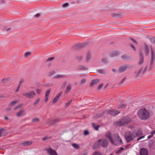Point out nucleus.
I'll use <instances>...</instances> for the list:
<instances>
[{"mask_svg": "<svg viewBox=\"0 0 155 155\" xmlns=\"http://www.w3.org/2000/svg\"><path fill=\"white\" fill-rule=\"evenodd\" d=\"M130 118L128 117H123L120 120L117 121L115 124L119 126H122L127 124L131 121Z\"/></svg>", "mask_w": 155, "mask_h": 155, "instance_id": "obj_5", "label": "nucleus"}, {"mask_svg": "<svg viewBox=\"0 0 155 155\" xmlns=\"http://www.w3.org/2000/svg\"><path fill=\"white\" fill-rule=\"evenodd\" d=\"M98 82V80L97 79L94 80L92 81L91 83V85H94L96 83H97Z\"/></svg>", "mask_w": 155, "mask_h": 155, "instance_id": "obj_24", "label": "nucleus"}, {"mask_svg": "<svg viewBox=\"0 0 155 155\" xmlns=\"http://www.w3.org/2000/svg\"><path fill=\"white\" fill-rule=\"evenodd\" d=\"M54 58V57H51L48 58L46 61V64L48 66L50 65Z\"/></svg>", "mask_w": 155, "mask_h": 155, "instance_id": "obj_17", "label": "nucleus"}, {"mask_svg": "<svg viewBox=\"0 0 155 155\" xmlns=\"http://www.w3.org/2000/svg\"><path fill=\"white\" fill-rule=\"evenodd\" d=\"M102 61L103 62L105 63L106 62H107V60L105 59H102Z\"/></svg>", "mask_w": 155, "mask_h": 155, "instance_id": "obj_50", "label": "nucleus"}, {"mask_svg": "<svg viewBox=\"0 0 155 155\" xmlns=\"http://www.w3.org/2000/svg\"><path fill=\"white\" fill-rule=\"evenodd\" d=\"M18 102V101H13L11 102L10 104V106H12L15 105Z\"/></svg>", "mask_w": 155, "mask_h": 155, "instance_id": "obj_25", "label": "nucleus"}, {"mask_svg": "<svg viewBox=\"0 0 155 155\" xmlns=\"http://www.w3.org/2000/svg\"><path fill=\"white\" fill-rule=\"evenodd\" d=\"M126 106V105L125 104H120L118 106V108L120 109V108H124V107H125Z\"/></svg>", "mask_w": 155, "mask_h": 155, "instance_id": "obj_26", "label": "nucleus"}, {"mask_svg": "<svg viewBox=\"0 0 155 155\" xmlns=\"http://www.w3.org/2000/svg\"><path fill=\"white\" fill-rule=\"evenodd\" d=\"M81 69L83 70H86L87 69V68L86 67L82 66L81 67Z\"/></svg>", "mask_w": 155, "mask_h": 155, "instance_id": "obj_44", "label": "nucleus"}, {"mask_svg": "<svg viewBox=\"0 0 155 155\" xmlns=\"http://www.w3.org/2000/svg\"><path fill=\"white\" fill-rule=\"evenodd\" d=\"M59 120L58 118L54 119H49L46 122V124L49 125H53Z\"/></svg>", "mask_w": 155, "mask_h": 155, "instance_id": "obj_10", "label": "nucleus"}, {"mask_svg": "<svg viewBox=\"0 0 155 155\" xmlns=\"http://www.w3.org/2000/svg\"><path fill=\"white\" fill-rule=\"evenodd\" d=\"M71 101L72 100H71L67 103L65 104V105L67 106H68V105H70L71 103Z\"/></svg>", "mask_w": 155, "mask_h": 155, "instance_id": "obj_40", "label": "nucleus"}, {"mask_svg": "<svg viewBox=\"0 0 155 155\" xmlns=\"http://www.w3.org/2000/svg\"><path fill=\"white\" fill-rule=\"evenodd\" d=\"M46 150L50 155H58L56 152L50 148H47Z\"/></svg>", "mask_w": 155, "mask_h": 155, "instance_id": "obj_12", "label": "nucleus"}, {"mask_svg": "<svg viewBox=\"0 0 155 155\" xmlns=\"http://www.w3.org/2000/svg\"><path fill=\"white\" fill-rule=\"evenodd\" d=\"M22 81H20L19 82V84H21L22 82Z\"/></svg>", "mask_w": 155, "mask_h": 155, "instance_id": "obj_60", "label": "nucleus"}, {"mask_svg": "<svg viewBox=\"0 0 155 155\" xmlns=\"http://www.w3.org/2000/svg\"><path fill=\"white\" fill-rule=\"evenodd\" d=\"M31 144V142L30 141H26L23 143L22 144L24 146H28L30 145Z\"/></svg>", "mask_w": 155, "mask_h": 155, "instance_id": "obj_19", "label": "nucleus"}, {"mask_svg": "<svg viewBox=\"0 0 155 155\" xmlns=\"http://www.w3.org/2000/svg\"><path fill=\"white\" fill-rule=\"evenodd\" d=\"M64 77V76L62 75L57 74L54 76V78L56 79H59Z\"/></svg>", "mask_w": 155, "mask_h": 155, "instance_id": "obj_20", "label": "nucleus"}, {"mask_svg": "<svg viewBox=\"0 0 155 155\" xmlns=\"http://www.w3.org/2000/svg\"><path fill=\"white\" fill-rule=\"evenodd\" d=\"M93 127L96 130H97L99 127L98 125H96L94 124H93Z\"/></svg>", "mask_w": 155, "mask_h": 155, "instance_id": "obj_29", "label": "nucleus"}, {"mask_svg": "<svg viewBox=\"0 0 155 155\" xmlns=\"http://www.w3.org/2000/svg\"><path fill=\"white\" fill-rule=\"evenodd\" d=\"M24 112V110H21L16 115L18 117H19L21 116L23 114V113Z\"/></svg>", "mask_w": 155, "mask_h": 155, "instance_id": "obj_21", "label": "nucleus"}, {"mask_svg": "<svg viewBox=\"0 0 155 155\" xmlns=\"http://www.w3.org/2000/svg\"><path fill=\"white\" fill-rule=\"evenodd\" d=\"M72 146L75 148L78 149L80 148L79 146L76 143H73L72 144Z\"/></svg>", "mask_w": 155, "mask_h": 155, "instance_id": "obj_22", "label": "nucleus"}, {"mask_svg": "<svg viewBox=\"0 0 155 155\" xmlns=\"http://www.w3.org/2000/svg\"><path fill=\"white\" fill-rule=\"evenodd\" d=\"M21 105H18V106H17L16 107H15V108H14V110H16V109H17L18 108L20 107H21Z\"/></svg>", "mask_w": 155, "mask_h": 155, "instance_id": "obj_48", "label": "nucleus"}, {"mask_svg": "<svg viewBox=\"0 0 155 155\" xmlns=\"http://www.w3.org/2000/svg\"><path fill=\"white\" fill-rule=\"evenodd\" d=\"M97 71L99 73L101 74H103L104 73V71L101 69H98L97 70Z\"/></svg>", "mask_w": 155, "mask_h": 155, "instance_id": "obj_35", "label": "nucleus"}, {"mask_svg": "<svg viewBox=\"0 0 155 155\" xmlns=\"http://www.w3.org/2000/svg\"><path fill=\"white\" fill-rule=\"evenodd\" d=\"M142 134V132L141 130H138V131L136 133V135L138 136Z\"/></svg>", "mask_w": 155, "mask_h": 155, "instance_id": "obj_28", "label": "nucleus"}, {"mask_svg": "<svg viewBox=\"0 0 155 155\" xmlns=\"http://www.w3.org/2000/svg\"><path fill=\"white\" fill-rule=\"evenodd\" d=\"M148 151L145 148H141L140 149V155H148Z\"/></svg>", "mask_w": 155, "mask_h": 155, "instance_id": "obj_14", "label": "nucleus"}, {"mask_svg": "<svg viewBox=\"0 0 155 155\" xmlns=\"http://www.w3.org/2000/svg\"><path fill=\"white\" fill-rule=\"evenodd\" d=\"M11 28H5L4 29V30L5 31H10L11 30Z\"/></svg>", "mask_w": 155, "mask_h": 155, "instance_id": "obj_41", "label": "nucleus"}, {"mask_svg": "<svg viewBox=\"0 0 155 155\" xmlns=\"http://www.w3.org/2000/svg\"><path fill=\"white\" fill-rule=\"evenodd\" d=\"M39 101H40V100L39 99H37L35 102L34 104H33L34 105H35L36 104H38V102H39Z\"/></svg>", "mask_w": 155, "mask_h": 155, "instance_id": "obj_38", "label": "nucleus"}, {"mask_svg": "<svg viewBox=\"0 0 155 155\" xmlns=\"http://www.w3.org/2000/svg\"><path fill=\"white\" fill-rule=\"evenodd\" d=\"M19 87H20V86L19 85V86H18V87H17L16 89L15 90V92H17L18 91L19 88Z\"/></svg>", "mask_w": 155, "mask_h": 155, "instance_id": "obj_45", "label": "nucleus"}, {"mask_svg": "<svg viewBox=\"0 0 155 155\" xmlns=\"http://www.w3.org/2000/svg\"><path fill=\"white\" fill-rule=\"evenodd\" d=\"M91 58V54L89 52L87 53L86 56V60L88 61H89Z\"/></svg>", "mask_w": 155, "mask_h": 155, "instance_id": "obj_23", "label": "nucleus"}, {"mask_svg": "<svg viewBox=\"0 0 155 155\" xmlns=\"http://www.w3.org/2000/svg\"><path fill=\"white\" fill-rule=\"evenodd\" d=\"M40 15L39 13H37L35 15V17L36 18H38L39 16Z\"/></svg>", "mask_w": 155, "mask_h": 155, "instance_id": "obj_53", "label": "nucleus"}, {"mask_svg": "<svg viewBox=\"0 0 155 155\" xmlns=\"http://www.w3.org/2000/svg\"><path fill=\"white\" fill-rule=\"evenodd\" d=\"M140 54V60L138 62L139 65H141L142 64L143 62V54L141 51L139 52Z\"/></svg>", "mask_w": 155, "mask_h": 155, "instance_id": "obj_13", "label": "nucleus"}, {"mask_svg": "<svg viewBox=\"0 0 155 155\" xmlns=\"http://www.w3.org/2000/svg\"><path fill=\"white\" fill-rule=\"evenodd\" d=\"M116 55V52H114L113 53L112 55H111V57H113L114 56H115Z\"/></svg>", "mask_w": 155, "mask_h": 155, "instance_id": "obj_49", "label": "nucleus"}, {"mask_svg": "<svg viewBox=\"0 0 155 155\" xmlns=\"http://www.w3.org/2000/svg\"><path fill=\"white\" fill-rule=\"evenodd\" d=\"M145 136H142V137H139V138H138L137 140V141H139V140H140V139L144 138Z\"/></svg>", "mask_w": 155, "mask_h": 155, "instance_id": "obj_43", "label": "nucleus"}, {"mask_svg": "<svg viewBox=\"0 0 155 155\" xmlns=\"http://www.w3.org/2000/svg\"><path fill=\"white\" fill-rule=\"evenodd\" d=\"M4 130L3 129H0V137L1 136L2 132Z\"/></svg>", "mask_w": 155, "mask_h": 155, "instance_id": "obj_55", "label": "nucleus"}, {"mask_svg": "<svg viewBox=\"0 0 155 155\" xmlns=\"http://www.w3.org/2000/svg\"><path fill=\"white\" fill-rule=\"evenodd\" d=\"M121 58L123 60H126L127 58V57L126 55H122L121 56Z\"/></svg>", "mask_w": 155, "mask_h": 155, "instance_id": "obj_34", "label": "nucleus"}, {"mask_svg": "<svg viewBox=\"0 0 155 155\" xmlns=\"http://www.w3.org/2000/svg\"><path fill=\"white\" fill-rule=\"evenodd\" d=\"M64 84L65 85L66 84V82H65L64 83Z\"/></svg>", "mask_w": 155, "mask_h": 155, "instance_id": "obj_61", "label": "nucleus"}, {"mask_svg": "<svg viewBox=\"0 0 155 155\" xmlns=\"http://www.w3.org/2000/svg\"><path fill=\"white\" fill-rule=\"evenodd\" d=\"M36 93L34 91H32L30 92H25L23 93L22 95L29 98H33Z\"/></svg>", "mask_w": 155, "mask_h": 155, "instance_id": "obj_7", "label": "nucleus"}, {"mask_svg": "<svg viewBox=\"0 0 155 155\" xmlns=\"http://www.w3.org/2000/svg\"><path fill=\"white\" fill-rule=\"evenodd\" d=\"M130 68L128 65H125L120 67L118 70V72L120 73L126 71Z\"/></svg>", "mask_w": 155, "mask_h": 155, "instance_id": "obj_8", "label": "nucleus"}, {"mask_svg": "<svg viewBox=\"0 0 155 155\" xmlns=\"http://www.w3.org/2000/svg\"><path fill=\"white\" fill-rule=\"evenodd\" d=\"M48 137H45L42 139V140H46V139H48Z\"/></svg>", "mask_w": 155, "mask_h": 155, "instance_id": "obj_51", "label": "nucleus"}, {"mask_svg": "<svg viewBox=\"0 0 155 155\" xmlns=\"http://www.w3.org/2000/svg\"><path fill=\"white\" fill-rule=\"evenodd\" d=\"M51 91V89H49L46 92L45 94V102H47L48 101L49 95Z\"/></svg>", "mask_w": 155, "mask_h": 155, "instance_id": "obj_16", "label": "nucleus"}, {"mask_svg": "<svg viewBox=\"0 0 155 155\" xmlns=\"http://www.w3.org/2000/svg\"><path fill=\"white\" fill-rule=\"evenodd\" d=\"M135 137L134 133H132L130 131H127L125 135V137L127 143H129L133 140Z\"/></svg>", "mask_w": 155, "mask_h": 155, "instance_id": "obj_6", "label": "nucleus"}, {"mask_svg": "<svg viewBox=\"0 0 155 155\" xmlns=\"http://www.w3.org/2000/svg\"><path fill=\"white\" fill-rule=\"evenodd\" d=\"M150 70V68H148L147 66H143L139 70L136 71L134 72V75L135 76L137 77Z\"/></svg>", "mask_w": 155, "mask_h": 155, "instance_id": "obj_4", "label": "nucleus"}, {"mask_svg": "<svg viewBox=\"0 0 155 155\" xmlns=\"http://www.w3.org/2000/svg\"><path fill=\"white\" fill-rule=\"evenodd\" d=\"M69 4L68 3H65L62 5V7L63 8H66L68 6Z\"/></svg>", "mask_w": 155, "mask_h": 155, "instance_id": "obj_33", "label": "nucleus"}, {"mask_svg": "<svg viewBox=\"0 0 155 155\" xmlns=\"http://www.w3.org/2000/svg\"><path fill=\"white\" fill-rule=\"evenodd\" d=\"M62 92H60L53 99L52 101V103H55L58 100L59 97L62 95Z\"/></svg>", "mask_w": 155, "mask_h": 155, "instance_id": "obj_15", "label": "nucleus"}, {"mask_svg": "<svg viewBox=\"0 0 155 155\" xmlns=\"http://www.w3.org/2000/svg\"><path fill=\"white\" fill-rule=\"evenodd\" d=\"M131 40H132L134 43H135L136 44H137V41L134 39H133V38H131Z\"/></svg>", "mask_w": 155, "mask_h": 155, "instance_id": "obj_46", "label": "nucleus"}, {"mask_svg": "<svg viewBox=\"0 0 155 155\" xmlns=\"http://www.w3.org/2000/svg\"><path fill=\"white\" fill-rule=\"evenodd\" d=\"M36 92L38 94H40V93L41 90L39 89H37L36 90Z\"/></svg>", "mask_w": 155, "mask_h": 155, "instance_id": "obj_42", "label": "nucleus"}, {"mask_svg": "<svg viewBox=\"0 0 155 155\" xmlns=\"http://www.w3.org/2000/svg\"><path fill=\"white\" fill-rule=\"evenodd\" d=\"M155 134V130L153 131L151 133V134H152L153 135Z\"/></svg>", "mask_w": 155, "mask_h": 155, "instance_id": "obj_57", "label": "nucleus"}, {"mask_svg": "<svg viewBox=\"0 0 155 155\" xmlns=\"http://www.w3.org/2000/svg\"><path fill=\"white\" fill-rule=\"evenodd\" d=\"M93 155H102L101 153L98 152H95L94 153Z\"/></svg>", "mask_w": 155, "mask_h": 155, "instance_id": "obj_37", "label": "nucleus"}, {"mask_svg": "<svg viewBox=\"0 0 155 155\" xmlns=\"http://www.w3.org/2000/svg\"><path fill=\"white\" fill-rule=\"evenodd\" d=\"M130 45V47L133 49L134 51H135V47L133 45Z\"/></svg>", "mask_w": 155, "mask_h": 155, "instance_id": "obj_52", "label": "nucleus"}, {"mask_svg": "<svg viewBox=\"0 0 155 155\" xmlns=\"http://www.w3.org/2000/svg\"><path fill=\"white\" fill-rule=\"evenodd\" d=\"M106 137L110 140L112 144L116 145L117 144L115 142L114 140L113 139L110 133L108 132L106 133Z\"/></svg>", "mask_w": 155, "mask_h": 155, "instance_id": "obj_11", "label": "nucleus"}, {"mask_svg": "<svg viewBox=\"0 0 155 155\" xmlns=\"http://www.w3.org/2000/svg\"><path fill=\"white\" fill-rule=\"evenodd\" d=\"M103 86V84H100L98 87V89H100L101 87Z\"/></svg>", "mask_w": 155, "mask_h": 155, "instance_id": "obj_47", "label": "nucleus"}, {"mask_svg": "<svg viewBox=\"0 0 155 155\" xmlns=\"http://www.w3.org/2000/svg\"><path fill=\"white\" fill-rule=\"evenodd\" d=\"M151 50V60L150 64H152L155 61V51H153L152 48L150 46H148L147 45H144V48L142 49L145 56H148L149 54L150 50Z\"/></svg>", "mask_w": 155, "mask_h": 155, "instance_id": "obj_1", "label": "nucleus"}, {"mask_svg": "<svg viewBox=\"0 0 155 155\" xmlns=\"http://www.w3.org/2000/svg\"><path fill=\"white\" fill-rule=\"evenodd\" d=\"M89 133V132L87 130H85L84 132V135L85 136L87 135Z\"/></svg>", "mask_w": 155, "mask_h": 155, "instance_id": "obj_36", "label": "nucleus"}, {"mask_svg": "<svg viewBox=\"0 0 155 155\" xmlns=\"http://www.w3.org/2000/svg\"><path fill=\"white\" fill-rule=\"evenodd\" d=\"M39 121V119L38 118H35L33 119L32 120V122L33 123H36Z\"/></svg>", "mask_w": 155, "mask_h": 155, "instance_id": "obj_27", "label": "nucleus"}, {"mask_svg": "<svg viewBox=\"0 0 155 155\" xmlns=\"http://www.w3.org/2000/svg\"><path fill=\"white\" fill-rule=\"evenodd\" d=\"M107 113L112 116H115L119 114L120 112L116 110H107Z\"/></svg>", "mask_w": 155, "mask_h": 155, "instance_id": "obj_9", "label": "nucleus"}, {"mask_svg": "<svg viewBox=\"0 0 155 155\" xmlns=\"http://www.w3.org/2000/svg\"><path fill=\"white\" fill-rule=\"evenodd\" d=\"M117 140L119 141V144H122L123 143V142L122 140L120 139V137L119 136H118L117 137Z\"/></svg>", "mask_w": 155, "mask_h": 155, "instance_id": "obj_31", "label": "nucleus"}, {"mask_svg": "<svg viewBox=\"0 0 155 155\" xmlns=\"http://www.w3.org/2000/svg\"><path fill=\"white\" fill-rule=\"evenodd\" d=\"M5 119L6 120H7L8 119V118L6 117H5Z\"/></svg>", "mask_w": 155, "mask_h": 155, "instance_id": "obj_59", "label": "nucleus"}, {"mask_svg": "<svg viewBox=\"0 0 155 155\" xmlns=\"http://www.w3.org/2000/svg\"><path fill=\"white\" fill-rule=\"evenodd\" d=\"M86 81V80L85 79H83L81 80V83L82 84H84Z\"/></svg>", "mask_w": 155, "mask_h": 155, "instance_id": "obj_39", "label": "nucleus"}, {"mask_svg": "<svg viewBox=\"0 0 155 155\" xmlns=\"http://www.w3.org/2000/svg\"><path fill=\"white\" fill-rule=\"evenodd\" d=\"M71 85L69 84L68 85L67 87V90L66 91L65 93L66 94H68L69 91L71 90Z\"/></svg>", "mask_w": 155, "mask_h": 155, "instance_id": "obj_18", "label": "nucleus"}, {"mask_svg": "<svg viewBox=\"0 0 155 155\" xmlns=\"http://www.w3.org/2000/svg\"><path fill=\"white\" fill-rule=\"evenodd\" d=\"M153 135L152 134H151V135H150L148 136V139H150L153 136Z\"/></svg>", "mask_w": 155, "mask_h": 155, "instance_id": "obj_56", "label": "nucleus"}, {"mask_svg": "<svg viewBox=\"0 0 155 155\" xmlns=\"http://www.w3.org/2000/svg\"><path fill=\"white\" fill-rule=\"evenodd\" d=\"M107 140L105 139H100L95 143L93 146V148H96L97 147L101 146L103 147H106L108 145Z\"/></svg>", "mask_w": 155, "mask_h": 155, "instance_id": "obj_3", "label": "nucleus"}, {"mask_svg": "<svg viewBox=\"0 0 155 155\" xmlns=\"http://www.w3.org/2000/svg\"><path fill=\"white\" fill-rule=\"evenodd\" d=\"M137 113L139 118L142 120H146L150 116L149 112L144 108L140 109L137 111Z\"/></svg>", "mask_w": 155, "mask_h": 155, "instance_id": "obj_2", "label": "nucleus"}, {"mask_svg": "<svg viewBox=\"0 0 155 155\" xmlns=\"http://www.w3.org/2000/svg\"><path fill=\"white\" fill-rule=\"evenodd\" d=\"M11 110V108L10 107H9L8 108H6V109H5V110L7 111H9L10 110Z\"/></svg>", "mask_w": 155, "mask_h": 155, "instance_id": "obj_54", "label": "nucleus"}, {"mask_svg": "<svg viewBox=\"0 0 155 155\" xmlns=\"http://www.w3.org/2000/svg\"><path fill=\"white\" fill-rule=\"evenodd\" d=\"M112 71L113 72H115L116 71V70L114 68H113L112 70Z\"/></svg>", "mask_w": 155, "mask_h": 155, "instance_id": "obj_58", "label": "nucleus"}, {"mask_svg": "<svg viewBox=\"0 0 155 155\" xmlns=\"http://www.w3.org/2000/svg\"><path fill=\"white\" fill-rule=\"evenodd\" d=\"M124 149V148L121 147L120 148L119 150L117 151L116 152V154H118L122 150H123Z\"/></svg>", "mask_w": 155, "mask_h": 155, "instance_id": "obj_32", "label": "nucleus"}, {"mask_svg": "<svg viewBox=\"0 0 155 155\" xmlns=\"http://www.w3.org/2000/svg\"><path fill=\"white\" fill-rule=\"evenodd\" d=\"M31 54V53L30 52H26L25 54V57H27Z\"/></svg>", "mask_w": 155, "mask_h": 155, "instance_id": "obj_30", "label": "nucleus"}]
</instances>
